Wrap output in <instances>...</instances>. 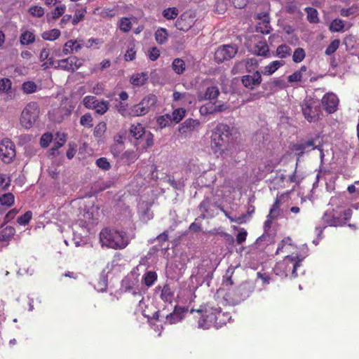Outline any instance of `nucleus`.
Listing matches in <instances>:
<instances>
[{
  "label": "nucleus",
  "mask_w": 359,
  "mask_h": 359,
  "mask_svg": "<svg viewBox=\"0 0 359 359\" xmlns=\"http://www.w3.org/2000/svg\"><path fill=\"white\" fill-rule=\"evenodd\" d=\"M231 136V128L223 123H218L212 130L211 139V147L215 154H222L227 149L230 137Z\"/></svg>",
  "instance_id": "f257e3e1"
},
{
  "label": "nucleus",
  "mask_w": 359,
  "mask_h": 359,
  "mask_svg": "<svg viewBox=\"0 0 359 359\" xmlns=\"http://www.w3.org/2000/svg\"><path fill=\"white\" fill-rule=\"evenodd\" d=\"M100 241L102 245L115 250L124 249L129 241L125 231L104 228L100 233Z\"/></svg>",
  "instance_id": "f03ea898"
},
{
  "label": "nucleus",
  "mask_w": 359,
  "mask_h": 359,
  "mask_svg": "<svg viewBox=\"0 0 359 359\" xmlns=\"http://www.w3.org/2000/svg\"><path fill=\"white\" fill-rule=\"evenodd\" d=\"M353 215V210L351 208H344L337 207L332 210H327L323 216L324 223L330 226H342L346 224Z\"/></svg>",
  "instance_id": "7ed1b4c3"
},
{
  "label": "nucleus",
  "mask_w": 359,
  "mask_h": 359,
  "mask_svg": "<svg viewBox=\"0 0 359 359\" xmlns=\"http://www.w3.org/2000/svg\"><path fill=\"white\" fill-rule=\"evenodd\" d=\"M300 107L303 116L309 123H317L322 119L321 107L316 100L306 97L300 103Z\"/></svg>",
  "instance_id": "20e7f679"
},
{
  "label": "nucleus",
  "mask_w": 359,
  "mask_h": 359,
  "mask_svg": "<svg viewBox=\"0 0 359 359\" xmlns=\"http://www.w3.org/2000/svg\"><path fill=\"white\" fill-rule=\"evenodd\" d=\"M40 114L37 102H29L22 110L20 118L21 126L25 129L31 128L39 118Z\"/></svg>",
  "instance_id": "39448f33"
},
{
  "label": "nucleus",
  "mask_w": 359,
  "mask_h": 359,
  "mask_svg": "<svg viewBox=\"0 0 359 359\" xmlns=\"http://www.w3.org/2000/svg\"><path fill=\"white\" fill-rule=\"evenodd\" d=\"M219 308L208 304L203 309L197 310V313H201V318L198 320V326L203 329H208L213 327L214 323L217 320Z\"/></svg>",
  "instance_id": "423d86ee"
},
{
  "label": "nucleus",
  "mask_w": 359,
  "mask_h": 359,
  "mask_svg": "<svg viewBox=\"0 0 359 359\" xmlns=\"http://www.w3.org/2000/svg\"><path fill=\"white\" fill-rule=\"evenodd\" d=\"M303 259V257L298 255H286L283 262L278 264V268L283 270L285 276L290 274L292 278H296L298 276L297 270L302 266Z\"/></svg>",
  "instance_id": "0eeeda50"
},
{
  "label": "nucleus",
  "mask_w": 359,
  "mask_h": 359,
  "mask_svg": "<svg viewBox=\"0 0 359 359\" xmlns=\"http://www.w3.org/2000/svg\"><path fill=\"white\" fill-rule=\"evenodd\" d=\"M250 295V291L246 285H239L237 287L228 290L224 299L228 304L236 305L244 301Z\"/></svg>",
  "instance_id": "6e6552de"
},
{
  "label": "nucleus",
  "mask_w": 359,
  "mask_h": 359,
  "mask_svg": "<svg viewBox=\"0 0 359 359\" xmlns=\"http://www.w3.org/2000/svg\"><path fill=\"white\" fill-rule=\"evenodd\" d=\"M15 156V147L8 138H5L0 142V158L5 163H10Z\"/></svg>",
  "instance_id": "1a4fd4ad"
},
{
  "label": "nucleus",
  "mask_w": 359,
  "mask_h": 359,
  "mask_svg": "<svg viewBox=\"0 0 359 359\" xmlns=\"http://www.w3.org/2000/svg\"><path fill=\"white\" fill-rule=\"evenodd\" d=\"M83 58H79L76 56H69L65 59L57 61V67L62 70L69 72H74L79 69L84 63Z\"/></svg>",
  "instance_id": "9d476101"
},
{
  "label": "nucleus",
  "mask_w": 359,
  "mask_h": 359,
  "mask_svg": "<svg viewBox=\"0 0 359 359\" xmlns=\"http://www.w3.org/2000/svg\"><path fill=\"white\" fill-rule=\"evenodd\" d=\"M237 52L238 48L234 45L220 46L215 53V60L217 63H222L233 58Z\"/></svg>",
  "instance_id": "9b49d317"
},
{
  "label": "nucleus",
  "mask_w": 359,
  "mask_h": 359,
  "mask_svg": "<svg viewBox=\"0 0 359 359\" xmlns=\"http://www.w3.org/2000/svg\"><path fill=\"white\" fill-rule=\"evenodd\" d=\"M196 22V15L191 11L183 13L175 22L177 29L183 32L189 31Z\"/></svg>",
  "instance_id": "f8f14e48"
},
{
  "label": "nucleus",
  "mask_w": 359,
  "mask_h": 359,
  "mask_svg": "<svg viewBox=\"0 0 359 359\" xmlns=\"http://www.w3.org/2000/svg\"><path fill=\"white\" fill-rule=\"evenodd\" d=\"M339 102L338 97L333 93H325L321 99V104L324 110L329 114L337 111Z\"/></svg>",
  "instance_id": "ddd939ff"
},
{
  "label": "nucleus",
  "mask_w": 359,
  "mask_h": 359,
  "mask_svg": "<svg viewBox=\"0 0 359 359\" xmlns=\"http://www.w3.org/2000/svg\"><path fill=\"white\" fill-rule=\"evenodd\" d=\"M154 144V135L149 130L139 140H133V144L136 147L137 151L140 153L146 151L149 148H151Z\"/></svg>",
  "instance_id": "4468645a"
},
{
  "label": "nucleus",
  "mask_w": 359,
  "mask_h": 359,
  "mask_svg": "<svg viewBox=\"0 0 359 359\" xmlns=\"http://www.w3.org/2000/svg\"><path fill=\"white\" fill-rule=\"evenodd\" d=\"M262 74L259 71H255L252 74H247L242 76L241 82L243 85L250 90L255 89L262 83Z\"/></svg>",
  "instance_id": "2eb2a0df"
},
{
  "label": "nucleus",
  "mask_w": 359,
  "mask_h": 359,
  "mask_svg": "<svg viewBox=\"0 0 359 359\" xmlns=\"http://www.w3.org/2000/svg\"><path fill=\"white\" fill-rule=\"evenodd\" d=\"M200 125L199 120L189 118L179 126L178 131L181 135H187L198 129Z\"/></svg>",
  "instance_id": "dca6fc26"
},
{
  "label": "nucleus",
  "mask_w": 359,
  "mask_h": 359,
  "mask_svg": "<svg viewBox=\"0 0 359 359\" xmlns=\"http://www.w3.org/2000/svg\"><path fill=\"white\" fill-rule=\"evenodd\" d=\"M80 41H83V40H69L67 41L63 46L62 49L59 50L58 53L56 54L58 57H62L64 55H67L72 53L74 51L78 52L82 48V44L80 43Z\"/></svg>",
  "instance_id": "f3484780"
},
{
  "label": "nucleus",
  "mask_w": 359,
  "mask_h": 359,
  "mask_svg": "<svg viewBox=\"0 0 359 359\" xmlns=\"http://www.w3.org/2000/svg\"><path fill=\"white\" fill-rule=\"evenodd\" d=\"M99 208L95 206H92L83 215V220L86 224L93 225L95 224L99 219Z\"/></svg>",
  "instance_id": "a211bd4d"
},
{
  "label": "nucleus",
  "mask_w": 359,
  "mask_h": 359,
  "mask_svg": "<svg viewBox=\"0 0 359 359\" xmlns=\"http://www.w3.org/2000/svg\"><path fill=\"white\" fill-rule=\"evenodd\" d=\"M149 130H147L143 125L140 123L132 124L129 129L130 135L134 139V140H139Z\"/></svg>",
  "instance_id": "6ab92c4d"
},
{
  "label": "nucleus",
  "mask_w": 359,
  "mask_h": 359,
  "mask_svg": "<svg viewBox=\"0 0 359 359\" xmlns=\"http://www.w3.org/2000/svg\"><path fill=\"white\" fill-rule=\"evenodd\" d=\"M184 311V309L175 306L174 311L172 313L166 315V320L165 323L169 324H175L178 323L182 319V313Z\"/></svg>",
  "instance_id": "aec40b11"
},
{
  "label": "nucleus",
  "mask_w": 359,
  "mask_h": 359,
  "mask_svg": "<svg viewBox=\"0 0 359 359\" xmlns=\"http://www.w3.org/2000/svg\"><path fill=\"white\" fill-rule=\"evenodd\" d=\"M231 318V313L229 312H222L221 308H219L217 314V320L213 327L218 329L226 325Z\"/></svg>",
  "instance_id": "412c9836"
},
{
  "label": "nucleus",
  "mask_w": 359,
  "mask_h": 359,
  "mask_svg": "<svg viewBox=\"0 0 359 359\" xmlns=\"http://www.w3.org/2000/svg\"><path fill=\"white\" fill-rule=\"evenodd\" d=\"M284 65L285 62L283 60H274L264 67L262 74L264 76H271Z\"/></svg>",
  "instance_id": "4be33fe9"
},
{
  "label": "nucleus",
  "mask_w": 359,
  "mask_h": 359,
  "mask_svg": "<svg viewBox=\"0 0 359 359\" xmlns=\"http://www.w3.org/2000/svg\"><path fill=\"white\" fill-rule=\"evenodd\" d=\"M255 54L259 56H263L264 57H269L270 56L269 48L266 41H258L254 47Z\"/></svg>",
  "instance_id": "5701e85b"
},
{
  "label": "nucleus",
  "mask_w": 359,
  "mask_h": 359,
  "mask_svg": "<svg viewBox=\"0 0 359 359\" xmlns=\"http://www.w3.org/2000/svg\"><path fill=\"white\" fill-rule=\"evenodd\" d=\"M148 80L147 73L142 72L133 74L130 78V82L135 86H142L146 83Z\"/></svg>",
  "instance_id": "b1692460"
},
{
  "label": "nucleus",
  "mask_w": 359,
  "mask_h": 359,
  "mask_svg": "<svg viewBox=\"0 0 359 359\" xmlns=\"http://www.w3.org/2000/svg\"><path fill=\"white\" fill-rule=\"evenodd\" d=\"M157 101L158 99L156 95L151 93L144 97L140 103H141V105L147 108V111L149 112L152 107H155Z\"/></svg>",
  "instance_id": "393cba45"
},
{
  "label": "nucleus",
  "mask_w": 359,
  "mask_h": 359,
  "mask_svg": "<svg viewBox=\"0 0 359 359\" xmlns=\"http://www.w3.org/2000/svg\"><path fill=\"white\" fill-rule=\"evenodd\" d=\"M160 297L161 300L165 302H172L174 297V292L172 291L168 284H165L161 288Z\"/></svg>",
  "instance_id": "a878e982"
},
{
  "label": "nucleus",
  "mask_w": 359,
  "mask_h": 359,
  "mask_svg": "<svg viewBox=\"0 0 359 359\" xmlns=\"http://www.w3.org/2000/svg\"><path fill=\"white\" fill-rule=\"evenodd\" d=\"M158 275L156 271H147L142 276V283L148 287H151L157 280Z\"/></svg>",
  "instance_id": "bb28decb"
},
{
  "label": "nucleus",
  "mask_w": 359,
  "mask_h": 359,
  "mask_svg": "<svg viewBox=\"0 0 359 359\" xmlns=\"http://www.w3.org/2000/svg\"><path fill=\"white\" fill-rule=\"evenodd\" d=\"M36 40L34 34L32 32L26 30L20 36V42L22 45H29L33 43Z\"/></svg>",
  "instance_id": "cd10ccee"
},
{
  "label": "nucleus",
  "mask_w": 359,
  "mask_h": 359,
  "mask_svg": "<svg viewBox=\"0 0 359 359\" xmlns=\"http://www.w3.org/2000/svg\"><path fill=\"white\" fill-rule=\"evenodd\" d=\"M172 69L177 74H182L186 69L185 62L181 58L174 59L172 63Z\"/></svg>",
  "instance_id": "c85d7f7f"
},
{
  "label": "nucleus",
  "mask_w": 359,
  "mask_h": 359,
  "mask_svg": "<svg viewBox=\"0 0 359 359\" xmlns=\"http://www.w3.org/2000/svg\"><path fill=\"white\" fill-rule=\"evenodd\" d=\"M122 285L126 291H133V294L137 292L134 291L137 286V280L132 279L130 276L126 277L122 281Z\"/></svg>",
  "instance_id": "c756f323"
},
{
  "label": "nucleus",
  "mask_w": 359,
  "mask_h": 359,
  "mask_svg": "<svg viewBox=\"0 0 359 359\" xmlns=\"http://www.w3.org/2000/svg\"><path fill=\"white\" fill-rule=\"evenodd\" d=\"M291 48L286 44H281L278 46L276 50L275 56L280 58H286L291 55Z\"/></svg>",
  "instance_id": "7c9ffc66"
},
{
  "label": "nucleus",
  "mask_w": 359,
  "mask_h": 359,
  "mask_svg": "<svg viewBox=\"0 0 359 359\" xmlns=\"http://www.w3.org/2000/svg\"><path fill=\"white\" fill-rule=\"evenodd\" d=\"M147 108L141 105V103L133 105L130 109L129 114L132 116H140L147 114Z\"/></svg>",
  "instance_id": "2f4dec72"
},
{
  "label": "nucleus",
  "mask_w": 359,
  "mask_h": 359,
  "mask_svg": "<svg viewBox=\"0 0 359 359\" xmlns=\"http://www.w3.org/2000/svg\"><path fill=\"white\" fill-rule=\"evenodd\" d=\"M15 230L12 226H6L0 231V241H8L15 235Z\"/></svg>",
  "instance_id": "473e14b6"
},
{
  "label": "nucleus",
  "mask_w": 359,
  "mask_h": 359,
  "mask_svg": "<svg viewBox=\"0 0 359 359\" xmlns=\"http://www.w3.org/2000/svg\"><path fill=\"white\" fill-rule=\"evenodd\" d=\"M356 186H359V180L355 181L353 184L349 185L347 188V191L349 194H355L354 198L359 199V187H356ZM352 206L356 210L359 209V202L353 204Z\"/></svg>",
  "instance_id": "72a5a7b5"
},
{
  "label": "nucleus",
  "mask_w": 359,
  "mask_h": 359,
  "mask_svg": "<svg viewBox=\"0 0 359 359\" xmlns=\"http://www.w3.org/2000/svg\"><path fill=\"white\" fill-rule=\"evenodd\" d=\"M60 31L57 29H53L48 31L44 32L41 36L44 40L46 41H54L58 39L60 36Z\"/></svg>",
  "instance_id": "f704fd0d"
},
{
  "label": "nucleus",
  "mask_w": 359,
  "mask_h": 359,
  "mask_svg": "<svg viewBox=\"0 0 359 359\" xmlns=\"http://www.w3.org/2000/svg\"><path fill=\"white\" fill-rule=\"evenodd\" d=\"M219 95V88L215 86H212L210 87H208L205 94H204V99L205 100H215L217 98L218 95Z\"/></svg>",
  "instance_id": "c9c22d12"
},
{
  "label": "nucleus",
  "mask_w": 359,
  "mask_h": 359,
  "mask_svg": "<svg viewBox=\"0 0 359 359\" xmlns=\"http://www.w3.org/2000/svg\"><path fill=\"white\" fill-rule=\"evenodd\" d=\"M344 22L341 19H334L330 25V30L333 32H340L344 30Z\"/></svg>",
  "instance_id": "e433bc0d"
},
{
  "label": "nucleus",
  "mask_w": 359,
  "mask_h": 359,
  "mask_svg": "<svg viewBox=\"0 0 359 359\" xmlns=\"http://www.w3.org/2000/svg\"><path fill=\"white\" fill-rule=\"evenodd\" d=\"M307 20L310 23H318L319 22L318 13L316 8L308 7L306 8Z\"/></svg>",
  "instance_id": "4c0bfd02"
},
{
  "label": "nucleus",
  "mask_w": 359,
  "mask_h": 359,
  "mask_svg": "<svg viewBox=\"0 0 359 359\" xmlns=\"http://www.w3.org/2000/svg\"><path fill=\"white\" fill-rule=\"evenodd\" d=\"M318 140V137H317L315 139L309 140L308 141L305 142L304 144L306 145V149L311 148L312 149H317L320 152V158L323 159L324 157V152L322 147V144H316V142Z\"/></svg>",
  "instance_id": "58836bf2"
},
{
  "label": "nucleus",
  "mask_w": 359,
  "mask_h": 359,
  "mask_svg": "<svg viewBox=\"0 0 359 359\" xmlns=\"http://www.w3.org/2000/svg\"><path fill=\"white\" fill-rule=\"evenodd\" d=\"M162 14L166 20H174L177 17L179 11L175 7H170L164 9Z\"/></svg>",
  "instance_id": "ea45409f"
},
{
  "label": "nucleus",
  "mask_w": 359,
  "mask_h": 359,
  "mask_svg": "<svg viewBox=\"0 0 359 359\" xmlns=\"http://www.w3.org/2000/svg\"><path fill=\"white\" fill-rule=\"evenodd\" d=\"M168 32L164 28H160L155 32V39L160 44H163L168 39Z\"/></svg>",
  "instance_id": "a19ab883"
},
{
  "label": "nucleus",
  "mask_w": 359,
  "mask_h": 359,
  "mask_svg": "<svg viewBox=\"0 0 359 359\" xmlns=\"http://www.w3.org/2000/svg\"><path fill=\"white\" fill-rule=\"evenodd\" d=\"M186 115V110L184 108H178L172 111L171 115L172 121L176 123H180Z\"/></svg>",
  "instance_id": "79ce46f5"
},
{
  "label": "nucleus",
  "mask_w": 359,
  "mask_h": 359,
  "mask_svg": "<svg viewBox=\"0 0 359 359\" xmlns=\"http://www.w3.org/2000/svg\"><path fill=\"white\" fill-rule=\"evenodd\" d=\"M171 122V116L168 114L160 116L156 119V123L161 128L169 126Z\"/></svg>",
  "instance_id": "37998d69"
},
{
  "label": "nucleus",
  "mask_w": 359,
  "mask_h": 359,
  "mask_svg": "<svg viewBox=\"0 0 359 359\" xmlns=\"http://www.w3.org/2000/svg\"><path fill=\"white\" fill-rule=\"evenodd\" d=\"M15 201V198L13 194L7 193L4 194L0 196V203L2 205H6L8 207H11L13 205Z\"/></svg>",
  "instance_id": "c03bdc74"
},
{
  "label": "nucleus",
  "mask_w": 359,
  "mask_h": 359,
  "mask_svg": "<svg viewBox=\"0 0 359 359\" xmlns=\"http://www.w3.org/2000/svg\"><path fill=\"white\" fill-rule=\"evenodd\" d=\"M137 158L136 151L133 150H127L121 156V158L126 160L128 163H133Z\"/></svg>",
  "instance_id": "a18cd8bd"
},
{
  "label": "nucleus",
  "mask_w": 359,
  "mask_h": 359,
  "mask_svg": "<svg viewBox=\"0 0 359 359\" xmlns=\"http://www.w3.org/2000/svg\"><path fill=\"white\" fill-rule=\"evenodd\" d=\"M99 100L95 96L88 95L83 99V104L86 108L95 109V106L98 104Z\"/></svg>",
  "instance_id": "49530a36"
},
{
  "label": "nucleus",
  "mask_w": 359,
  "mask_h": 359,
  "mask_svg": "<svg viewBox=\"0 0 359 359\" xmlns=\"http://www.w3.org/2000/svg\"><path fill=\"white\" fill-rule=\"evenodd\" d=\"M29 13L35 18H41L45 12L44 8L39 6H32L28 10Z\"/></svg>",
  "instance_id": "de8ad7c7"
},
{
  "label": "nucleus",
  "mask_w": 359,
  "mask_h": 359,
  "mask_svg": "<svg viewBox=\"0 0 359 359\" xmlns=\"http://www.w3.org/2000/svg\"><path fill=\"white\" fill-rule=\"evenodd\" d=\"M118 27L123 32H128L130 31L132 28V23L130 19L128 18H121Z\"/></svg>",
  "instance_id": "09e8293b"
},
{
  "label": "nucleus",
  "mask_w": 359,
  "mask_h": 359,
  "mask_svg": "<svg viewBox=\"0 0 359 359\" xmlns=\"http://www.w3.org/2000/svg\"><path fill=\"white\" fill-rule=\"evenodd\" d=\"M66 11V6L65 4L59 5L51 12V17L53 20H57L62 16Z\"/></svg>",
  "instance_id": "8fccbe9b"
},
{
  "label": "nucleus",
  "mask_w": 359,
  "mask_h": 359,
  "mask_svg": "<svg viewBox=\"0 0 359 359\" xmlns=\"http://www.w3.org/2000/svg\"><path fill=\"white\" fill-rule=\"evenodd\" d=\"M109 109V102L106 100H102L98 102V104H97L95 107V110L96 113L102 115L107 112Z\"/></svg>",
  "instance_id": "3c124183"
},
{
  "label": "nucleus",
  "mask_w": 359,
  "mask_h": 359,
  "mask_svg": "<svg viewBox=\"0 0 359 359\" xmlns=\"http://www.w3.org/2000/svg\"><path fill=\"white\" fill-rule=\"evenodd\" d=\"M107 130V124L104 122L99 123L94 128L93 135L95 137H101Z\"/></svg>",
  "instance_id": "603ef678"
},
{
  "label": "nucleus",
  "mask_w": 359,
  "mask_h": 359,
  "mask_svg": "<svg viewBox=\"0 0 359 359\" xmlns=\"http://www.w3.org/2000/svg\"><path fill=\"white\" fill-rule=\"evenodd\" d=\"M37 86L33 81H26L23 83L22 89L27 94L33 93L36 90Z\"/></svg>",
  "instance_id": "864d4df0"
},
{
  "label": "nucleus",
  "mask_w": 359,
  "mask_h": 359,
  "mask_svg": "<svg viewBox=\"0 0 359 359\" xmlns=\"http://www.w3.org/2000/svg\"><path fill=\"white\" fill-rule=\"evenodd\" d=\"M136 56V50L135 49V44L131 43L128 46L126 53H125L124 58L126 61H133Z\"/></svg>",
  "instance_id": "5fc2aeb1"
},
{
  "label": "nucleus",
  "mask_w": 359,
  "mask_h": 359,
  "mask_svg": "<svg viewBox=\"0 0 359 359\" xmlns=\"http://www.w3.org/2000/svg\"><path fill=\"white\" fill-rule=\"evenodd\" d=\"M340 41L339 39L333 40L330 45L327 47L325 53L327 55H331L333 54L339 47Z\"/></svg>",
  "instance_id": "6e6d98bb"
},
{
  "label": "nucleus",
  "mask_w": 359,
  "mask_h": 359,
  "mask_svg": "<svg viewBox=\"0 0 359 359\" xmlns=\"http://www.w3.org/2000/svg\"><path fill=\"white\" fill-rule=\"evenodd\" d=\"M271 27L270 26V22H259L256 26V31L257 32H261L262 34H269L271 32Z\"/></svg>",
  "instance_id": "4d7b16f0"
},
{
  "label": "nucleus",
  "mask_w": 359,
  "mask_h": 359,
  "mask_svg": "<svg viewBox=\"0 0 359 359\" xmlns=\"http://www.w3.org/2000/svg\"><path fill=\"white\" fill-rule=\"evenodd\" d=\"M305 57V51L302 48L295 49L292 55V60L294 62H301Z\"/></svg>",
  "instance_id": "13d9d810"
},
{
  "label": "nucleus",
  "mask_w": 359,
  "mask_h": 359,
  "mask_svg": "<svg viewBox=\"0 0 359 359\" xmlns=\"http://www.w3.org/2000/svg\"><path fill=\"white\" fill-rule=\"evenodd\" d=\"M53 140V135L50 133H46L42 135L40 139V145L43 148H46L49 146Z\"/></svg>",
  "instance_id": "bf43d9fd"
},
{
  "label": "nucleus",
  "mask_w": 359,
  "mask_h": 359,
  "mask_svg": "<svg viewBox=\"0 0 359 359\" xmlns=\"http://www.w3.org/2000/svg\"><path fill=\"white\" fill-rule=\"evenodd\" d=\"M32 217V212L31 211H27L25 214L20 216L17 222L20 225H27L29 224Z\"/></svg>",
  "instance_id": "052dcab7"
},
{
  "label": "nucleus",
  "mask_w": 359,
  "mask_h": 359,
  "mask_svg": "<svg viewBox=\"0 0 359 359\" xmlns=\"http://www.w3.org/2000/svg\"><path fill=\"white\" fill-rule=\"evenodd\" d=\"M11 81L8 78L0 79V92L8 93L11 88Z\"/></svg>",
  "instance_id": "680f3d73"
},
{
  "label": "nucleus",
  "mask_w": 359,
  "mask_h": 359,
  "mask_svg": "<svg viewBox=\"0 0 359 359\" xmlns=\"http://www.w3.org/2000/svg\"><path fill=\"white\" fill-rule=\"evenodd\" d=\"M95 164L98 168L104 170H109L111 168V165L105 157H101L97 159Z\"/></svg>",
  "instance_id": "e2e57ef3"
},
{
  "label": "nucleus",
  "mask_w": 359,
  "mask_h": 359,
  "mask_svg": "<svg viewBox=\"0 0 359 359\" xmlns=\"http://www.w3.org/2000/svg\"><path fill=\"white\" fill-rule=\"evenodd\" d=\"M93 117L90 114H85L80 118V123L81 126L86 128L93 127Z\"/></svg>",
  "instance_id": "0e129e2a"
},
{
  "label": "nucleus",
  "mask_w": 359,
  "mask_h": 359,
  "mask_svg": "<svg viewBox=\"0 0 359 359\" xmlns=\"http://www.w3.org/2000/svg\"><path fill=\"white\" fill-rule=\"evenodd\" d=\"M250 62H251V64H252V59L248 60L247 61H241V62H237L234 65V67H233L232 72L234 74H236V73L238 72L239 69H241L243 68L244 67H245L247 68V72H250V70L248 69V66L250 64Z\"/></svg>",
  "instance_id": "69168bd1"
},
{
  "label": "nucleus",
  "mask_w": 359,
  "mask_h": 359,
  "mask_svg": "<svg viewBox=\"0 0 359 359\" xmlns=\"http://www.w3.org/2000/svg\"><path fill=\"white\" fill-rule=\"evenodd\" d=\"M86 11L85 9L76 10L74 17L72 18V24L74 25H77L80 21L83 20Z\"/></svg>",
  "instance_id": "338daca9"
},
{
  "label": "nucleus",
  "mask_w": 359,
  "mask_h": 359,
  "mask_svg": "<svg viewBox=\"0 0 359 359\" xmlns=\"http://www.w3.org/2000/svg\"><path fill=\"white\" fill-rule=\"evenodd\" d=\"M280 205V200L277 197L276 198L273 205L270 208L269 214L277 217L279 214Z\"/></svg>",
  "instance_id": "774afa93"
}]
</instances>
